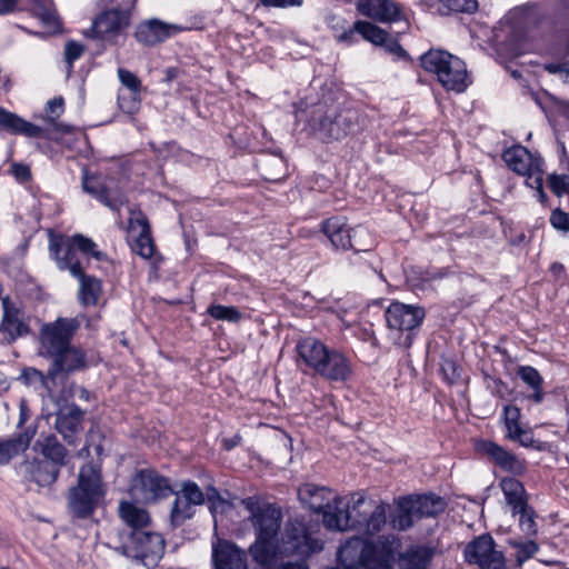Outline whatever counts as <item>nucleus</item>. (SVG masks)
<instances>
[{
  "label": "nucleus",
  "instance_id": "1",
  "mask_svg": "<svg viewBox=\"0 0 569 569\" xmlns=\"http://www.w3.org/2000/svg\"><path fill=\"white\" fill-rule=\"evenodd\" d=\"M300 503L317 517V523L305 515L289 517L283 533H318L320 525L329 531L343 532L347 529L362 530V533H379L385 523V507L361 495L351 497V505L331 488L306 482L298 488Z\"/></svg>",
  "mask_w": 569,
  "mask_h": 569
},
{
  "label": "nucleus",
  "instance_id": "2",
  "mask_svg": "<svg viewBox=\"0 0 569 569\" xmlns=\"http://www.w3.org/2000/svg\"><path fill=\"white\" fill-rule=\"evenodd\" d=\"M79 328L78 319L68 317H58L54 321L41 323L37 337V352L51 360L50 375H69L88 368L84 350L72 345Z\"/></svg>",
  "mask_w": 569,
  "mask_h": 569
},
{
  "label": "nucleus",
  "instance_id": "3",
  "mask_svg": "<svg viewBox=\"0 0 569 569\" xmlns=\"http://www.w3.org/2000/svg\"><path fill=\"white\" fill-rule=\"evenodd\" d=\"M549 13L535 17L522 10H511L492 29L491 42L498 54L515 59L525 54L532 41L549 39Z\"/></svg>",
  "mask_w": 569,
  "mask_h": 569
},
{
  "label": "nucleus",
  "instance_id": "4",
  "mask_svg": "<svg viewBox=\"0 0 569 569\" xmlns=\"http://www.w3.org/2000/svg\"><path fill=\"white\" fill-rule=\"evenodd\" d=\"M358 110L347 107L340 97L329 91L310 106L307 111L306 129L323 143L341 141L360 130Z\"/></svg>",
  "mask_w": 569,
  "mask_h": 569
},
{
  "label": "nucleus",
  "instance_id": "5",
  "mask_svg": "<svg viewBox=\"0 0 569 569\" xmlns=\"http://www.w3.org/2000/svg\"><path fill=\"white\" fill-rule=\"evenodd\" d=\"M473 451L480 459L513 476L502 478L499 486L512 511L523 509L528 505L527 491L516 477H522L527 472V461L490 439H476Z\"/></svg>",
  "mask_w": 569,
  "mask_h": 569
},
{
  "label": "nucleus",
  "instance_id": "6",
  "mask_svg": "<svg viewBox=\"0 0 569 569\" xmlns=\"http://www.w3.org/2000/svg\"><path fill=\"white\" fill-rule=\"evenodd\" d=\"M297 366L328 381L346 382L352 376L350 359L340 350L328 347L315 337H303L296 345Z\"/></svg>",
  "mask_w": 569,
  "mask_h": 569
},
{
  "label": "nucleus",
  "instance_id": "7",
  "mask_svg": "<svg viewBox=\"0 0 569 569\" xmlns=\"http://www.w3.org/2000/svg\"><path fill=\"white\" fill-rule=\"evenodd\" d=\"M399 547L398 536H379L377 543L352 536L339 548L338 559L346 569H391V559Z\"/></svg>",
  "mask_w": 569,
  "mask_h": 569
},
{
  "label": "nucleus",
  "instance_id": "8",
  "mask_svg": "<svg viewBox=\"0 0 569 569\" xmlns=\"http://www.w3.org/2000/svg\"><path fill=\"white\" fill-rule=\"evenodd\" d=\"M49 257L60 271L72 274L74 267L86 270L91 259L99 262L107 261L106 252L99 250L98 244L82 233L68 236L49 230Z\"/></svg>",
  "mask_w": 569,
  "mask_h": 569
},
{
  "label": "nucleus",
  "instance_id": "9",
  "mask_svg": "<svg viewBox=\"0 0 569 569\" xmlns=\"http://www.w3.org/2000/svg\"><path fill=\"white\" fill-rule=\"evenodd\" d=\"M323 542L315 536H258L250 547L253 560L261 566H270L278 556L301 558L322 550Z\"/></svg>",
  "mask_w": 569,
  "mask_h": 569
},
{
  "label": "nucleus",
  "instance_id": "10",
  "mask_svg": "<svg viewBox=\"0 0 569 569\" xmlns=\"http://www.w3.org/2000/svg\"><path fill=\"white\" fill-rule=\"evenodd\" d=\"M104 495L101 467L87 462L80 467L77 485L69 490V509L77 518H88L94 512Z\"/></svg>",
  "mask_w": 569,
  "mask_h": 569
},
{
  "label": "nucleus",
  "instance_id": "11",
  "mask_svg": "<svg viewBox=\"0 0 569 569\" xmlns=\"http://www.w3.org/2000/svg\"><path fill=\"white\" fill-rule=\"evenodd\" d=\"M420 67L436 76L447 91L462 93L471 84L463 60L442 49H429L419 58Z\"/></svg>",
  "mask_w": 569,
  "mask_h": 569
},
{
  "label": "nucleus",
  "instance_id": "12",
  "mask_svg": "<svg viewBox=\"0 0 569 569\" xmlns=\"http://www.w3.org/2000/svg\"><path fill=\"white\" fill-rule=\"evenodd\" d=\"M431 491L423 493H410L393 499L390 505L382 500L376 501V505L385 507V523L381 530L389 526L390 529L397 531H407L413 525L423 519L432 518Z\"/></svg>",
  "mask_w": 569,
  "mask_h": 569
},
{
  "label": "nucleus",
  "instance_id": "13",
  "mask_svg": "<svg viewBox=\"0 0 569 569\" xmlns=\"http://www.w3.org/2000/svg\"><path fill=\"white\" fill-rule=\"evenodd\" d=\"M426 309L419 305L391 301L385 310L387 327L397 333V345L409 349L423 323Z\"/></svg>",
  "mask_w": 569,
  "mask_h": 569
},
{
  "label": "nucleus",
  "instance_id": "14",
  "mask_svg": "<svg viewBox=\"0 0 569 569\" xmlns=\"http://www.w3.org/2000/svg\"><path fill=\"white\" fill-rule=\"evenodd\" d=\"M173 488L168 477L154 468H142L134 472L129 486L130 497L142 505L159 503L173 495Z\"/></svg>",
  "mask_w": 569,
  "mask_h": 569
},
{
  "label": "nucleus",
  "instance_id": "15",
  "mask_svg": "<svg viewBox=\"0 0 569 569\" xmlns=\"http://www.w3.org/2000/svg\"><path fill=\"white\" fill-rule=\"evenodd\" d=\"M137 0H113L110 8L101 11L92 21L93 38L112 41L127 30L132 20Z\"/></svg>",
  "mask_w": 569,
  "mask_h": 569
},
{
  "label": "nucleus",
  "instance_id": "16",
  "mask_svg": "<svg viewBox=\"0 0 569 569\" xmlns=\"http://www.w3.org/2000/svg\"><path fill=\"white\" fill-rule=\"evenodd\" d=\"M242 506L249 512L254 533H282L283 522L282 507L277 502L260 500L258 497H247L241 500Z\"/></svg>",
  "mask_w": 569,
  "mask_h": 569
},
{
  "label": "nucleus",
  "instance_id": "17",
  "mask_svg": "<svg viewBox=\"0 0 569 569\" xmlns=\"http://www.w3.org/2000/svg\"><path fill=\"white\" fill-rule=\"evenodd\" d=\"M81 180L83 191L112 211H119L124 204L126 197L112 179L101 173H92L84 166Z\"/></svg>",
  "mask_w": 569,
  "mask_h": 569
},
{
  "label": "nucleus",
  "instance_id": "18",
  "mask_svg": "<svg viewBox=\"0 0 569 569\" xmlns=\"http://www.w3.org/2000/svg\"><path fill=\"white\" fill-rule=\"evenodd\" d=\"M327 27L332 32L335 40L345 46H353L362 40H372L378 32L377 24L367 20H356L352 24L339 14H330L326 19Z\"/></svg>",
  "mask_w": 569,
  "mask_h": 569
},
{
  "label": "nucleus",
  "instance_id": "19",
  "mask_svg": "<svg viewBox=\"0 0 569 569\" xmlns=\"http://www.w3.org/2000/svg\"><path fill=\"white\" fill-rule=\"evenodd\" d=\"M465 558L468 563L477 565L480 569H507L506 559L496 549L491 536L476 537L466 546Z\"/></svg>",
  "mask_w": 569,
  "mask_h": 569
},
{
  "label": "nucleus",
  "instance_id": "20",
  "mask_svg": "<svg viewBox=\"0 0 569 569\" xmlns=\"http://www.w3.org/2000/svg\"><path fill=\"white\" fill-rule=\"evenodd\" d=\"M119 549L124 556L140 559L144 566H154L163 552L161 536H122Z\"/></svg>",
  "mask_w": 569,
  "mask_h": 569
},
{
  "label": "nucleus",
  "instance_id": "21",
  "mask_svg": "<svg viewBox=\"0 0 569 569\" xmlns=\"http://www.w3.org/2000/svg\"><path fill=\"white\" fill-rule=\"evenodd\" d=\"M357 12L375 24H392L407 21L401 3L395 0H357Z\"/></svg>",
  "mask_w": 569,
  "mask_h": 569
},
{
  "label": "nucleus",
  "instance_id": "22",
  "mask_svg": "<svg viewBox=\"0 0 569 569\" xmlns=\"http://www.w3.org/2000/svg\"><path fill=\"white\" fill-rule=\"evenodd\" d=\"M60 469L49 460L34 458L23 466L22 480L29 490L50 488L58 479Z\"/></svg>",
  "mask_w": 569,
  "mask_h": 569
},
{
  "label": "nucleus",
  "instance_id": "23",
  "mask_svg": "<svg viewBox=\"0 0 569 569\" xmlns=\"http://www.w3.org/2000/svg\"><path fill=\"white\" fill-rule=\"evenodd\" d=\"M83 421L84 411L78 405L64 403L56 412L54 428L68 445H74L83 429Z\"/></svg>",
  "mask_w": 569,
  "mask_h": 569
},
{
  "label": "nucleus",
  "instance_id": "24",
  "mask_svg": "<svg viewBox=\"0 0 569 569\" xmlns=\"http://www.w3.org/2000/svg\"><path fill=\"white\" fill-rule=\"evenodd\" d=\"M179 31L174 24L166 23L159 19H149L136 27L134 39L144 47H153L172 37Z\"/></svg>",
  "mask_w": 569,
  "mask_h": 569
},
{
  "label": "nucleus",
  "instance_id": "25",
  "mask_svg": "<svg viewBox=\"0 0 569 569\" xmlns=\"http://www.w3.org/2000/svg\"><path fill=\"white\" fill-rule=\"evenodd\" d=\"M3 316L0 325V331L6 335L7 341L13 342L19 337L30 333V327L22 319L23 312L10 299L9 296L2 298Z\"/></svg>",
  "mask_w": 569,
  "mask_h": 569
},
{
  "label": "nucleus",
  "instance_id": "26",
  "mask_svg": "<svg viewBox=\"0 0 569 569\" xmlns=\"http://www.w3.org/2000/svg\"><path fill=\"white\" fill-rule=\"evenodd\" d=\"M212 557L216 569H247L244 551L230 541L217 539Z\"/></svg>",
  "mask_w": 569,
  "mask_h": 569
},
{
  "label": "nucleus",
  "instance_id": "27",
  "mask_svg": "<svg viewBox=\"0 0 569 569\" xmlns=\"http://www.w3.org/2000/svg\"><path fill=\"white\" fill-rule=\"evenodd\" d=\"M0 133L39 138L43 129L0 106Z\"/></svg>",
  "mask_w": 569,
  "mask_h": 569
},
{
  "label": "nucleus",
  "instance_id": "28",
  "mask_svg": "<svg viewBox=\"0 0 569 569\" xmlns=\"http://www.w3.org/2000/svg\"><path fill=\"white\" fill-rule=\"evenodd\" d=\"M137 501L121 500L118 516L121 521L132 530V533L147 529L151 525V516L146 508L137 506Z\"/></svg>",
  "mask_w": 569,
  "mask_h": 569
},
{
  "label": "nucleus",
  "instance_id": "29",
  "mask_svg": "<svg viewBox=\"0 0 569 569\" xmlns=\"http://www.w3.org/2000/svg\"><path fill=\"white\" fill-rule=\"evenodd\" d=\"M73 278L79 281L78 300L83 307L97 306L102 292V281L94 276L86 273V270L74 267Z\"/></svg>",
  "mask_w": 569,
  "mask_h": 569
},
{
  "label": "nucleus",
  "instance_id": "30",
  "mask_svg": "<svg viewBox=\"0 0 569 569\" xmlns=\"http://www.w3.org/2000/svg\"><path fill=\"white\" fill-rule=\"evenodd\" d=\"M353 229L340 217L328 218L320 224L321 232L330 240L332 247L343 251H347L350 246Z\"/></svg>",
  "mask_w": 569,
  "mask_h": 569
},
{
  "label": "nucleus",
  "instance_id": "31",
  "mask_svg": "<svg viewBox=\"0 0 569 569\" xmlns=\"http://www.w3.org/2000/svg\"><path fill=\"white\" fill-rule=\"evenodd\" d=\"M502 159L510 170L513 172L532 177L533 163L531 161V153L522 146L516 144L506 149L502 153Z\"/></svg>",
  "mask_w": 569,
  "mask_h": 569
},
{
  "label": "nucleus",
  "instance_id": "32",
  "mask_svg": "<svg viewBox=\"0 0 569 569\" xmlns=\"http://www.w3.org/2000/svg\"><path fill=\"white\" fill-rule=\"evenodd\" d=\"M433 549L427 546H412L398 556L400 569H429Z\"/></svg>",
  "mask_w": 569,
  "mask_h": 569
},
{
  "label": "nucleus",
  "instance_id": "33",
  "mask_svg": "<svg viewBox=\"0 0 569 569\" xmlns=\"http://www.w3.org/2000/svg\"><path fill=\"white\" fill-rule=\"evenodd\" d=\"M131 224L137 223L140 227V233L134 241L132 250L143 259H151L156 252V244L151 236V227L147 217L140 212Z\"/></svg>",
  "mask_w": 569,
  "mask_h": 569
},
{
  "label": "nucleus",
  "instance_id": "34",
  "mask_svg": "<svg viewBox=\"0 0 569 569\" xmlns=\"http://www.w3.org/2000/svg\"><path fill=\"white\" fill-rule=\"evenodd\" d=\"M31 438L32 435L28 431L14 433L7 439L0 438V465H8L16 456L24 452Z\"/></svg>",
  "mask_w": 569,
  "mask_h": 569
},
{
  "label": "nucleus",
  "instance_id": "35",
  "mask_svg": "<svg viewBox=\"0 0 569 569\" xmlns=\"http://www.w3.org/2000/svg\"><path fill=\"white\" fill-rule=\"evenodd\" d=\"M518 377L530 388L532 392L527 399L533 403H541L545 399L543 379L540 372L532 366H519Z\"/></svg>",
  "mask_w": 569,
  "mask_h": 569
},
{
  "label": "nucleus",
  "instance_id": "36",
  "mask_svg": "<svg viewBox=\"0 0 569 569\" xmlns=\"http://www.w3.org/2000/svg\"><path fill=\"white\" fill-rule=\"evenodd\" d=\"M378 32L372 40H366L377 47H382L385 50L396 56L400 60H409V53L403 49L397 38L390 37L389 32L377 24Z\"/></svg>",
  "mask_w": 569,
  "mask_h": 569
},
{
  "label": "nucleus",
  "instance_id": "37",
  "mask_svg": "<svg viewBox=\"0 0 569 569\" xmlns=\"http://www.w3.org/2000/svg\"><path fill=\"white\" fill-rule=\"evenodd\" d=\"M41 453L43 460L52 461L60 470L67 465L68 450L54 435L44 438Z\"/></svg>",
  "mask_w": 569,
  "mask_h": 569
},
{
  "label": "nucleus",
  "instance_id": "38",
  "mask_svg": "<svg viewBox=\"0 0 569 569\" xmlns=\"http://www.w3.org/2000/svg\"><path fill=\"white\" fill-rule=\"evenodd\" d=\"M30 12L32 17L38 18L47 28L58 30L61 26L54 9L43 0H32Z\"/></svg>",
  "mask_w": 569,
  "mask_h": 569
},
{
  "label": "nucleus",
  "instance_id": "39",
  "mask_svg": "<svg viewBox=\"0 0 569 569\" xmlns=\"http://www.w3.org/2000/svg\"><path fill=\"white\" fill-rule=\"evenodd\" d=\"M196 513L194 507L180 498L177 493L171 510H170V523L173 528L182 526L187 520L191 519Z\"/></svg>",
  "mask_w": 569,
  "mask_h": 569
},
{
  "label": "nucleus",
  "instance_id": "40",
  "mask_svg": "<svg viewBox=\"0 0 569 569\" xmlns=\"http://www.w3.org/2000/svg\"><path fill=\"white\" fill-rule=\"evenodd\" d=\"M478 8V0H439V11L447 16L451 13L472 14Z\"/></svg>",
  "mask_w": 569,
  "mask_h": 569
},
{
  "label": "nucleus",
  "instance_id": "41",
  "mask_svg": "<svg viewBox=\"0 0 569 569\" xmlns=\"http://www.w3.org/2000/svg\"><path fill=\"white\" fill-rule=\"evenodd\" d=\"M208 507L214 521V533H218V515L223 516L224 513L231 512L233 510V505L221 497L217 490H213V493L208 497Z\"/></svg>",
  "mask_w": 569,
  "mask_h": 569
},
{
  "label": "nucleus",
  "instance_id": "42",
  "mask_svg": "<svg viewBox=\"0 0 569 569\" xmlns=\"http://www.w3.org/2000/svg\"><path fill=\"white\" fill-rule=\"evenodd\" d=\"M207 313L216 320H222L232 323L239 322L242 318V315L237 307L218 303L210 305L207 309Z\"/></svg>",
  "mask_w": 569,
  "mask_h": 569
},
{
  "label": "nucleus",
  "instance_id": "43",
  "mask_svg": "<svg viewBox=\"0 0 569 569\" xmlns=\"http://www.w3.org/2000/svg\"><path fill=\"white\" fill-rule=\"evenodd\" d=\"M512 513L519 516V526L523 533H538L536 511L529 503L523 509L519 508Z\"/></svg>",
  "mask_w": 569,
  "mask_h": 569
},
{
  "label": "nucleus",
  "instance_id": "44",
  "mask_svg": "<svg viewBox=\"0 0 569 569\" xmlns=\"http://www.w3.org/2000/svg\"><path fill=\"white\" fill-rule=\"evenodd\" d=\"M485 381L487 382V388L496 398L506 400L512 393V389H510L508 383L505 382L500 377L490 376L486 373Z\"/></svg>",
  "mask_w": 569,
  "mask_h": 569
},
{
  "label": "nucleus",
  "instance_id": "45",
  "mask_svg": "<svg viewBox=\"0 0 569 569\" xmlns=\"http://www.w3.org/2000/svg\"><path fill=\"white\" fill-rule=\"evenodd\" d=\"M180 498L186 499L189 503L194 506H200L204 502V495L200 487L191 480L184 481L182 483Z\"/></svg>",
  "mask_w": 569,
  "mask_h": 569
},
{
  "label": "nucleus",
  "instance_id": "46",
  "mask_svg": "<svg viewBox=\"0 0 569 569\" xmlns=\"http://www.w3.org/2000/svg\"><path fill=\"white\" fill-rule=\"evenodd\" d=\"M118 78L121 84L126 87L129 92H132L133 94L142 93V82L136 73L124 68H119Z\"/></svg>",
  "mask_w": 569,
  "mask_h": 569
},
{
  "label": "nucleus",
  "instance_id": "47",
  "mask_svg": "<svg viewBox=\"0 0 569 569\" xmlns=\"http://www.w3.org/2000/svg\"><path fill=\"white\" fill-rule=\"evenodd\" d=\"M119 108L128 114H136L140 110L141 106V93L133 94H118Z\"/></svg>",
  "mask_w": 569,
  "mask_h": 569
},
{
  "label": "nucleus",
  "instance_id": "48",
  "mask_svg": "<svg viewBox=\"0 0 569 569\" xmlns=\"http://www.w3.org/2000/svg\"><path fill=\"white\" fill-rule=\"evenodd\" d=\"M369 233L365 228L358 227L353 229L350 246H348V250H352L353 252H367L371 249L372 242L370 241L368 244L365 242V238H368Z\"/></svg>",
  "mask_w": 569,
  "mask_h": 569
},
{
  "label": "nucleus",
  "instance_id": "49",
  "mask_svg": "<svg viewBox=\"0 0 569 569\" xmlns=\"http://www.w3.org/2000/svg\"><path fill=\"white\" fill-rule=\"evenodd\" d=\"M548 187L557 197L569 196V176L568 174H550L548 177Z\"/></svg>",
  "mask_w": 569,
  "mask_h": 569
},
{
  "label": "nucleus",
  "instance_id": "50",
  "mask_svg": "<svg viewBox=\"0 0 569 569\" xmlns=\"http://www.w3.org/2000/svg\"><path fill=\"white\" fill-rule=\"evenodd\" d=\"M84 52V46L78 41L69 40L64 46V57L69 70L73 68L74 61L81 58Z\"/></svg>",
  "mask_w": 569,
  "mask_h": 569
},
{
  "label": "nucleus",
  "instance_id": "51",
  "mask_svg": "<svg viewBox=\"0 0 569 569\" xmlns=\"http://www.w3.org/2000/svg\"><path fill=\"white\" fill-rule=\"evenodd\" d=\"M550 224L558 231L569 232V213L560 208L553 209L549 218Z\"/></svg>",
  "mask_w": 569,
  "mask_h": 569
},
{
  "label": "nucleus",
  "instance_id": "52",
  "mask_svg": "<svg viewBox=\"0 0 569 569\" xmlns=\"http://www.w3.org/2000/svg\"><path fill=\"white\" fill-rule=\"evenodd\" d=\"M455 271L450 267H435L429 266L425 272L422 279L425 281H437L453 276Z\"/></svg>",
  "mask_w": 569,
  "mask_h": 569
},
{
  "label": "nucleus",
  "instance_id": "53",
  "mask_svg": "<svg viewBox=\"0 0 569 569\" xmlns=\"http://www.w3.org/2000/svg\"><path fill=\"white\" fill-rule=\"evenodd\" d=\"M521 447L533 449L537 451H543L546 449V443L539 440H536L533 437V432L530 429H525L522 435L516 440Z\"/></svg>",
  "mask_w": 569,
  "mask_h": 569
},
{
  "label": "nucleus",
  "instance_id": "54",
  "mask_svg": "<svg viewBox=\"0 0 569 569\" xmlns=\"http://www.w3.org/2000/svg\"><path fill=\"white\" fill-rule=\"evenodd\" d=\"M441 372L445 381L449 385H453L460 378L459 367L455 360L446 359L441 363Z\"/></svg>",
  "mask_w": 569,
  "mask_h": 569
},
{
  "label": "nucleus",
  "instance_id": "55",
  "mask_svg": "<svg viewBox=\"0 0 569 569\" xmlns=\"http://www.w3.org/2000/svg\"><path fill=\"white\" fill-rule=\"evenodd\" d=\"M302 3H303V0H258L254 8L258 9L259 7H263L267 9H270V8L286 9V8L301 7Z\"/></svg>",
  "mask_w": 569,
  "mask_h": 569
},
{
  "label": "nucleus",
  "instance_id": "56",
  "mask_svg": "<svg viewBox=\"0 0 569 569\" xmlns=\"http://www.w3.org/2000/svg\"><path fill=\"white\" fill-rule=\"evenodd\" d=\"M11 174L17 179V181L24 183L29 182L32 178L31 170L29 166L20 162H14L10 168Z\"/></svg>",
  "mask_w": 569,
  "mask_h": 569
},
{
  "label": "nucleus",
  "instance_id": "57",
  "mask_svg": "<svg viewBox=\"0 0 569 569\" xmlns=\"http://www.w3.org/2000/svg\"><path fill=\"white\" fill-rule=\"evenodd\" d=\"M501 418L505 425L519 422L521 418V410L516 405H506L503 406Z\"/></svg>",
  "mask_w": 569,
  "mask_h": 569
},
{
  "label": "nucleus",
  "instance_id": "58",
  "mask_svg": "<svg viewBox=\"0 0 569 569\" xmlns=\"http://www.w3.org/2000/svg\"><path fill=\"white\" fill-rule=\"evenodd\" d=\"M549 272L556 282L563 284L568 280L566 268L561 262H552L549 267Z\"/></svg>",
  "mask_w": 569,
  "mask_h": 569
},
{
  "label": "nucleus",
  "instance_id": "59",
  "mask_svg": "<svg viewBox=\"0 0 569 569\" xmlns=\"http://www.w3.org/2000/svg\"><path fill=\"white\" fill-rule=\"evenodd\" d=\"M46 111L52 116L60 117L64 111V100L62 97H56L48 101Z\"/></svg>",
  "mask_w": 569,
  "mask_h": 569
},
{
  "label": "nucleus",
  "instance_id": "60",
  "mask_svg": "<svg viewBox=\"0 0 569 569\" xmlns=\"http://www.w3.org/2000/svg\"><path fill=\"white\" fill-rule=\"evenodd\" d=\"M431 508H432V518L438 517L443 513L447 509V500L443 497H440L433 492H431Z\"/></svg>",
  "mask_w": 569,
  "mask_h": 569
},
{
  "label": "nucleus",
  "instance_id": "61",
  "mask_svg": "<svg viewBox=\"0 0 569 569\" xmlns=\"http://www.w3.org/2000/svg\"><path fill=\"white\" fill-rule=\"evenodd\" d=\"M537 550L538 546L533 541H529L528 543L523 545L517 555L518 563L521 565L528 558L533 556L537 552Z\"/></svg>",
  "mask_w": 569,
  "mask_h": 569
},
{
  "label": "nucleus",
  "instance_id": "62",
  "mask_svg": "<svg viewBox=\"0 0 569 569\" xmlns=\"http://www.w3.org/2000/svg\"><path fill=\"white\" fill-rule=\"evenodd\" d=\"M543 70L550 74L566 73L569 74V62H548L543 64Z\"/></svg>",
  "mask_w": 569,
  "mask_h": 569
},
{
  "label": "nucleus",
  "instance_id": "63",
  "mask_svg": "<svg viewBox=\"0 0 569 569\" xmlns=\"http://www.w3.org/2000/svg\"><path fill=\"white\" fill-rule=\"evenodd\" d=\"M505 428H506V438L511 440V441H516L523 432V428L521 427L520 425V421L519 422H511V423H506L505 425Z\"/></svg>",
  "mask_w": 569,
  "mask_h": 569
},
{
  "label": "nucleus",
  "instance_id": "64",
  "mask_svg": "<svg viewBox=\"0 0 569 569\" xmlns=\"http://www.w3.org/2000/svg\"><path fill=\"white\" fill-rule=\"evenodd\" d=\"M242 442V436L237 432L236 435H233L231 438H224L222 439L221 441V447L223 450L226 451H231L233 450L236 447L240 446Z\"/></svg>",
  "mask_w": 569,
  "mask_h": 569
}]
</instances>
